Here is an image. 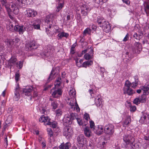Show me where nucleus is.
Returning <instances> with one entry per match:
<instances>
[{"mask_svg":"<svg viewBox=\"0 0 149 149\" xmlns=\"http://www.w3.org/2000/svg\"><path fill=\"white\" fill-rule=\"evenodd\" d=\"M139 98L141 99V102L144 103L146 101L145 96L144 95H142L141 97H139Z\"/></svg>","mask_w":149,"mask_h":149,"instance_id":"obj_53","label":"nucleus"},{"mask_svg":"<svg viewBox=\"0 0 149 149\" xmlns=\"http://www.w3.org/2000/svg\"><path fill=\"white\" fill-rule=\"evenodd\" d=\"M141 100L139 97L136 98L134 100L133 103L135 104L138 105L141 102Z\"/></svg>","mask_w":149,"mask_h":149,"instance_id":"obj_47","label":"nucleus"},{"mask_svg":"<svg viewBox=\"0 0 149 149\" xmlns=\"http://www.w3.org/2000/svg\"><path fill=\"white\" fill-rule=\"evenodd\" d=\"M146 5L144 6V9L146 13L148 15L149 14V3H144Z\"/></svg>","mask_w":149,"mask_h":149,"instance_id":"obj_31","label":"nucleus"},{"mask_svg":"<svg viewBox=\"0 0 149 149\" xmlns=\"http://www.w3.org/2000/svg\"><path fill=\"white\" fill-rule=\"evenodd\" d=\"M11 116H9L8 117L6 121V124H9L11 122Z\"/></svg>","mask_w":149,"mask_h":149,"instance_id":"obj_56","label":"nucleus"},{"mask_svg":"<svg viewBox=\"0 0 149 149\" xmlns=\"http://www.w3.org/2000/svg\"><path fill=\"white\" fill-rule=\"evenodd\" d=\"M84 132L86 136L88 137H90L92 134L90 128L88 127H86L84 128Z\"/></svg>","mask_w":149,"mask_h":149,"instance_id":"obj_23","label":"nucleus"},{"mask_svg":"<svg viewBox=\"0 0 149 149\" xmlns=\"http://www.w3.org/2000/svg\"><path fill=\"white\" fill-rule=\"evenodd\" d=\"M56 113L57 116H60L62 115V112L60 109H58L56 111Z\"/></svg>","mask_w":149,"mask_h":149,"instance_id":"obj_50","label":"nucleus"},{"mask_svg":"<svg viewBox=\"0 0 149 149\" xmlns=\"http://www.w3.org/2000/svg\"><path fill=\"white\" fill-rule=\"evenodd\" d=\"M4 46L2 44L0 43V51H2L4 49Z\"/></svg>","mask_w":149,"mask_h":149,"instance_id":"obj_63","label":"nucleus"},{"mask_svg":"<svg viewBox=\"0 0 149 149\" xmlns=\"http://www.w3.org/2000/svg\"><path fill=\"white\" fill-rule=\"evenodd\" d=\"M84 57L86 60H88L91 58V56L89 54L87 53L84 55Z\"/></svg>","mask_w":149,"mask_h":149,"instance_id":"obj_55","label":"nucleus"},{"mask_svg":"<svg viewBox=\"0 0 149 149\" xmlns=\"http://www.w3.org/2000/svg\"><path fill=\"white\" fill-rule=\"evenodd\" d=\"M42 142L40 143L41 144L43 148H45L46 146V142L45 141L43 138H41Z\"/></svg>","mask_w":149,"mask_h":149,"instance_id":"obj_49","label":"nucleus"},{"mask_svg":"<svg viewBox=\"0 0 149 149\" xmlns=\"http://www.w3.org/2000/svg\"><path fill=\"white\" fill-rule=\"evenodd\" d=\"M41 112L42 113L45 114H46L47 113L46 110L45 109L43 108H42V109L41 110Z\"/></svg>","mask_w":149,"mask_h":149,"instance_id":"obj_59","label":"nucleus"},{"mask_svg":"<svg viewBox=\"0 0 149 149\" xmlns=\"http://www.w3.org/2000/svg\"><path fill=\"white\" fill-rule=\"evenodd\" d=\"M130 110L131 112H134L136 110V107L135 106H132L131 105L130 106Z\"/></svg>","mask_w":149,"mask_h":149,"instance_id":"obj_51","label":"nucleus"},{"mask_svg":"<svg viewBox=\"0 0 149 149\" xmlns=\"http://www.w3.org/2000/svg\"><path fill=\"white\" fill-rule=\"evenodd\" d=\"M101 96L100 95L98 96L95 99V104L97 107H100L102 103Z\"/></svg>","mask_w":149,"mask_h":149,"instance_id":"obj_21","label":"nucleus"},{"mask_svg":"<svg viewBox=\"0 0 149 149\" xmlns=\"http://www.w3.org/2000/svg\"><path fill=\"white\" fill-rule=\"evenodd\" d=\"M129 34L127 33L126 35L124 38L123 39V41L125 42L127 40L129 39Z\"/></svg>","mask_w":149,"mask_h":149,"instance_id":"obj_60","label":"nucleus"},{"mask_svg":"<svg viewBox=\"0 0 149 149\" xmlns=\"http://www.w3.org/2000/svg\"><path fill=\"white\" fill-rule=\"evenodd\" d=\"M23 63V61H20L18 62L17 63L16 65V66L19 68H21L22 66Z\"/></svg>","mask_w":149,"mask_h":149,"instance_id":"obj_41","label":"nucleus"},{"mask_svg":"<svg viewBox=\"0 0 149 149\" xmlns=\"http://www.w3.org/2000/svg\"><path fill=\"white\" fill-rule=\"evenodd\" d=\"M47 130L48 135L50 137H52L53 136V133L51 129L50 128H47Z\"/></svg>","mask_w":149,"mask_h":149,"instance_id":"obj_42","label":"nucleus"},{"mask_svg":"<svg viewBox=\"0 0 149 149\" xmlns=\"http://www.w3.org/2000/svg\"><path fill=\"white\" fill-rule=\"evenodd\" d=\"M141 35L140 34H138L136 33H135L133 35V37L134 39L137 40H140Z\"/></svg>","mask_w":149,"mask_h":149,"instance_id":"obj_46","label":"nucleus"},{"mask_svg":"<svg viewBox=\"0 0 149 149\" xmlns=\"http://www.w3.org/2000/svg\"><path fill=\"white\" fill-rule=\"evenodd\" d=\"M55 73L54 72V70H52L51 71V72L50 75V76L48 78V81H50V80L54 78L55 77Z\"/></svg>","mask_w":149,"mask_h":149,"instance_id":"obj_33","label":"nucleus"},{"mask_svg":"<svg viewBox=\"0 0 149 149\" xmlns=\"http://www.w3.org/2000/svg\"><path fill=\"white\" fill-rule=\"evenodd\" d=\"M19 77V73L17 72L15 75V79L16 82L18 81Z\"/></svg>","mask_w":149,"mask_h":149,"instance_id":"obj_57","label":"nucleus"},{"mask_svg":"<svg viewBox=\"0 0 149 149\" xmlns=\"http://www.w3.org/2000/svg\"><path fill=\"white\" fill-rule=\"evenodd\" d=\"M84 118L85 119V121H84V122L86 123V124L87 123L88 120V119H90V117L88 114L86 113H85L84 115Z\"/></svg>","mask_w":149,"mask_h":149,"instance_id":"obj_44","label":"nucleus"},{"mask_svg":"<svg viewBox=\"0 0 149 149\" xmlns=\"http://www.w3.org/2000/svg\"><path fill=\"white\" fill-rule=\"evenodd\" d=\"M74 17L73 13L72 12H70L68 13L67 16V20H70L71 18L73 19Z\"/></svg>","mask_w":149,"mask_h":149,"instance_id":"obj_45","label":"nucleus"},{"mask_svg":"<svg viewBox=\"0 0 149 149\" xmlns=\"http://www.w3.org/2000/svg\"><path fill=\"white\" fill-rule=\"evenodd\" d=\"M17 59L15 57L12 56L8 62V64L10 66L15 65L16 63Z\"/></svg>","mask_w":149,"mask_h":149,"instance_id":"obj_22","label":"nucleus"},{"mask_svg":"<svg viewBox=\"0 0 149 149\" xmlns=\"http://www.w3.org/2000/svg\"><path fill=\"white\" fill-rule=\"evenodd\" d=\"M74 101H71L69 104L71 106L72 108H74V110H76L77 112L80 111V108L77 102L76 99H74Z\"/></svg>","mask_w":149,"mask_h":149,"instance_id":"obj_14","label":"nucleus"},{"mask_svg":"<svg viewBox=\"0 0 149 149\" xmlns=\"http://www.w3.org/2000/svg\"><path fill=\"white\" fill-rule=\"evenodd\" d=\"M77 140L79 143L80 145V146H82L86 143V140L83 134L79 135L77 138Z\"/></svg>","mask_w":149,"mask_h":149,"instance_id":"obj_17","label":"nucleus"},{"mask_svg":"<svg viewBox=\"0 0 149 149\" xmlns=\"http://www.w3.org/2000/svg\"><path fill=\"white\" fill-rule=\"evenodd\" d=\"M131 85V83L128 80H127L125 81L124 86L123 88L124 94L131 95L135 93V91L130 88Z\"/></svg>","mask_w":149,"mask_h":149,"instance_id":"obj_4","label":"nucleus"},{"mask_svg":"<svg viewBox=\"0 0 149 149\" xmlns=\"http://www.w3.org/2000/svg\"><path fill=\"white\" fill-rule=\"evenodd\" d=\"M76 93L75 90L73 88L70 90L69 92V95L71 97H75Z\"/></svg>","mask_w":149,"mask_h":149,"instance_id":"obj_29","label":"nucleus"},{"mask_svg":"<svg viewBox=\"0 0 149 149\" xmlns=\"http://www.w3.org/2000/svg\"><path fill=\"white\" fill-rule=\"evenodd\" d=\"M33 90V88L31 86H26L23 89V93L25 95L29 96L31 95V92Z\"/></svg>","mask_w":149,"mask_h":149,"instance_id":"obj_11","label":"nucleus"},{"mask_svg":"<svg viewBox=\"0 0 149 149\" xmlns=\"http://www.w3.org/2000/svg\"><path fill=\"white\" fill-rule=\"evenodd\" d=\"M97 23L100 25L103 30L104 31L106 32H109L111 29V26L109 23L106 21H104L102 18H98L96 21Z\"/></svg>","mask_w":149,"mask_h":149,"instance_id":"obj_3","label":"nucleus"},{"mask_svg":"<svg viewBox=\"0 0 149 149\" xmlns=\"http://www.w3.org/2000/svg\"><path fill=\"white\" fill-rule=\"evenodd\" d=\"M32 26L33 28L36 29H40V26L39 23H34L33 24Z\"/></svg>","mask_w":149,"mask_h":149,"instance_id":"obj_40","label":"nucleus"},{"mask_svg":"<svg viewBox=\"0 0 149 149\" xmlns=\"http://www.w3.org/2000/svg\"><path fill=\"white\" fill-rule=\"evenodd\" d=\"M124 141L127 145H130L131 146H134L133 143L135 141V139L134 138V134L131 133L129 134H126L124 135L123 138Z\"/></svg>","mask_w":149,"mask_h":149,"instance_id":"obj_5","label":"nucleus"},{"mask_svg":"<svg viewBox=\"0 0 149 149\" xmlns=\"http://www.w3.org/2000/svg\"><path fill=\"white\" fill-rule=\"evenodd\" d=\"M122 1L123 3L127 5H129L130 4V1L129 0H122Z\"/></svg>","mask_w":149,"mask_h":149,"instance_id":"obj_61","label":"nucleus"},{"mask_svg":"<svg viewBox=\"0 0 149 149\" xmlns=\"http://www.w3.org/2000/svg\"><path fill=\"white\" fill-rule=\"evenodd\" d=\"M20 89L18 86L16 88L14 92V95L13 96V99L16 101H17L20 98L19 94Z\"/></svg>","mask_w":149,"mask_h":149,"instance_id":"obj_19","label":"nucleus"},{"mask_svg":"<svg viewBox=\"0 0 149 149\" xmlns=\"http://www.w3.org/2000/svg\"><path fill=\"white\" fill-rule=\"evenodd\" d=\"M63 5L64 3H59L56 8V11L58 12H59L63 7Z\"/></svg>","mask_w":149,"mask_h":149,"instance_id":"obj_36","label":"nucleus"},{"mask_svg":"<svg viewBox=\"0 0 149 149\" xmlns=\"http://www.w3.org/2000/svg\"><path fill=\"white\" fill-rule=\"evenodd\" d=\"M69 34L68 33L62 32L59 33L58 35L57 36L58 38V39H61L63 37L67 38L68 37Z\"/></svg>","mask_w":149,"mask_h":149,"instance_id":"obj_26","label":"nucleus"},{"mask_svg":"<svg viewBox=\"0 0 149 149\" xmlns=\"http://www.w3.org/2000/svg\"><path fill=\"white\" fill-rule=\"evenodd\" d=\"M19 39L17 38L14 39L13 40H7L5 41L6 44L10 48H11L13 46H18L19 44Z\"/></svg>","mask_w":149,"mask_h":149,"instance_id":"obj_8","label":"nucleus"},{"mask_svg":"<svg viewBox=\"0 0 149 149\" xmlns=\"http://www.w3.org/2000/svg\"><path fill=\"white\" fill-rule=\"evenodd\" d=\"M13 25L11 23L7 25L6 29L8 30L9 31H13Z\"/></svg>","mask_w":149,"mask_h":149,"instance_id":"obj_35","label":"nucleus"},{"mask_svg":"<svg viewBox=\"0 0 149 149\" xmlns=\"http://www.w3.org/2000/svg\"><path fill=\"white\" fill-rule=\"evenodd\" d=\"M141 89L144 91L143 95H147L148 94V91L149 90V85L146 84L144 86L141 87Z\"/></svg>","mask_w":149,"mask_h":149,"instance_id":"obj_24","label":"nucleus"},{"mask_svg":"<svg viewBox=\"0 0 149 149\" xmlns=\"http://www.w3.org/2000/svg\"><path fill=\"white\" fill-rule=\"evenodd\" d=\"M132 49L134 53L139 54L142 50L141 43L136 42L134 44Z\"/></svg>","mask_w":149,"mask_h":149,"instance_id":"obj_10","label":"nucleus"},{"mask_svg":"<svg viewBox=\"0 0 149 149\" xmlns=\"http://www.w3.org/2000/svg\"><path fill=\"white\" fill-rule=\"evenodd\" d=\"M91 29L88 28H86L84 31L83 35L84 36L87 34H90L91 33Z\"/></svg>","mask_w":149,"mask_h":149,"instance_id":"obj_34","label":"nucleus"},{"mask_svg":"<svg viewBox=\"0 0 149 149\" xmlns=\"http://www.w3.org/2000/svg\"><path fill=\"white\" fill-rule=\"evenodd\" d=\"M39 121L41 122H44L45 125H50L51 122H50V119L48 117H45L44 115L41 116L39 119Z\"/></svg>","mask_w":149,"mask_h":149,"instance_id":"obj_16","label":"nucleus"},{"mask_svg":"<svg viewBox=\"0 0 149 149\" xmlns=\"http://www.w3.org/2000/svg\"><path fill=\"white\" fill-rule=\"evenodd\" d=\"M104 131L106 134L109 135H112L114 132V127L111 124L106 125L104 127Z\"/></svg>","mask_w":149,"mask_h":149,"instance_id":"obj_9","label":"nucleus"},{"mask_svg":"<svg viewBox=\"0 0 149 149\" xmlns=\"http://www.w3.org/2000/svg\"><path fill=\"white\" fill-rule=\"evenodd\" d=\"M17 1L18 5L17 6L16 4L12 3L10 9L9 7V5L8 4L6 0H1V4L4 6L6 9L8 13L11 11L13 12L14 13L15 15L18 14L19 11L18 6H20L21 4H24V2L27 0H17Z\"/></svg>","mask_w":149,"mask_h":149,"instance_id":"obj_1","label":"nucleus"},{"mask_svg":"<svg viewBox=\"0 0 149 149\" xmlns=\"http://www.w3.org/2000/svg\"><path fill=\"white\" fill-rule=\"evenodd\" d=\"M100 73L102 74V77H104V75L103 74L105 72V70L104 68L102 67H100Z\"/></svg>","mask_w":149,"mask_h":149,"instance_id":"obj_52","label":"nucleus"},{"mask_svg":"<svg viewBox=\"0 0 149 149\" xmlns=\"http://www.w3.org/2000/svg\"><path fill=\"white\" fill-rule=\"evenodd\" d=\"M15 31L19 32L20 34H22L25 31V27L23 25L20 26L19 25H16L14 27Z\"/></svg>","mask_w":149,"mask_h":149,"instance_id":"obj_15","label":"nucleus"},{"mask_svg":"<svg viewBox=\"0 0 149 149\" xmlns=\"http://www.w3.org/2000/svg\"><path fill=\"white\" fill-rule=\"evenodd\" d=\"M147 121V116L146 115H143L140 118L139 122L142 124H146Z\"/></svg>","mask_w":149,"mask_h":149,"instance_id":"obj_27","label":"nucleus"},{"mask_svg":"<svg viewBox=\"0 0 149 149\" xmlns=\"http://www.w3.org/2000/svg\"><path fill=\"white\" fill-rule=\"evenodd\" d=\"M134 81L133 82L132 84V87L134 88H136V87L137 86L138 84V82L139 81L138 78V77L137 75L135 76L134 77Z\"/></svg>","mask_w":149,"mask_h":149,"instance_id":"obj_25","label":"nucleus"},{"mask_svg":"<svg viewBox=\"0 0 149 149\" xmlns=\"http://www.w3.org/2000/svg\"><path fill=\"white\" fill-rule=\"evenodd\" d=\"M73 132L71 128L68 126L65 127L63 130V135L67 138L69 139L73 135Z\"/></svg>","mask_w":149,"mask_h":149,"instance_id":"obj_7","label":"nucleus"},{"mask_svg":"<svg viewBox=\"0 0 149 149\" xmlns=\"http://www.w3.org/2000/svg\"><path fill=\"white\" fill-rule=\"evenodd\" d=\"M75 49L72 48L70 49V53L71 54H73L75 53Z\"/></svg>","mask_w":149,"mask_h":149,"instance_id":"obj_64","label":"nucleus"},{"mask_svg":"<svg viewBox=\"0 0 149 149\" xmlns=\"http://www.w3.org/2000/svg\"><path fill=\"white\" fill-rule=\"evenodd\" d=\"M26 11V15L28 17H33L37 14L36 11L32 9H29Z\"/></svg>","mask_w":149,"mask_h":149,"instance_id":"obj_18","label":"nucleus"},{"mask_svg":"<svg viewBox=\"0 0 149 149\" xmlns=\"http://www.w3.org/2000/svg\"><path fill=\"white\" fill-rule=\"evenodd\" d=\"M94 132L97 135H100L101 134V132H100V129L99 128V125L97 127H95L94 123Z\"/></svg>","mask_w":149,"mask_h":149,"instance_id":"obj_32","label":"nucleus"},{"mask_svg":"<svg viewBox=\"0 0 149 149\" xmlns=\"http://www.w3.org/2000/svg\"><path fill=\"white\" fill-rule=\"evenodd\" d=\"M49 125H50V126H52V128H53L54 129H55V131L57 130L58 129V128H57V123L56 122H51V124ZM54 131H55V130H54Z\"/></svg>","mask_w":149,"mask_h":149,"instance_id":"obj_39","label":"nucleus"},{"mask_svg":"<svg viewBox=\"0 0 149 149\" xmlns=\"http://www.w3.org/2000/svg\"><path fill=\"white\" fill-rule=\"evenodd\" d=\"M63 120L64 124L66 126H69L72 123V121L71 120L70 116L69 114L65 115Z\"/></svg>","mask_w":149,"mask_h":149,"instance_id":"obj_13","label":"nucleus"},{"mask_svg":"<svg viewBox=\"0 0 149 149\" xmlns=\"http://www.w3.org/2000/svg\"><path fill=\"white\" fill-rule=\"evenodd\" d=\"M61 78H58L56 80L54 83V87L50 91V93L53 97L58 98L60 97L62 95V91L61 90L58 88L61 84Z\"/></svg>","mask_w":149,"mask_h":149,"instance_id":"obj_2","label":"nucleus"},{"mask_svg":"<svg viewBox=\"0 0 149 149\" xmlns=\"http://www.w3.org/2000/svg\"><path fill=\"white\" fill-rule=\"evenodd\" d=\"M93 63V62L92 61H88L84 62L82 65L83 67L86 68L87 66H89L92 65Z\"/></svg>","mask_w":149,"mask_h":149,"instance_id":"obj_30","label":"nucleus"},{"mask_svg":"<svg viewBox=\"0 0 149 149\" xmlns=\"http://www.w3.org/2000/svg\"><path fill=\"white\" fill-rule=\"evenodd\" d=\"M35 46L36 44L34 42H30L29 43H28V44L27 47H28V48L29 47L30 48H33V47Z\"/></svg>","mask_w":149,"mask_h":149,"instance_id":"obj_43","label":"nucleus"},{"mask_svg":"<svg viewBox=\"0 0 149 149\" xmlns=\"http://www.w3.org/2000/svg\"><path fill=\"white\" fill-rule=\"evenodd\" d=\"M99 128L100 129V132H101V134H102L104 131V129L102 125H99Z\"/></svg>","mask_w":149,"mask_h":149,"instance_id":"obj_58","label":"nucleus"},{"mask_svg":"<svg viewBox=\"0 0 149 149\" xmlns=\"http://www.w3.org/2000/svg\"><path fill=\"white\" fill-rule=\"evenodd\" d=\"M45 21L49 24L50 32L53 33V34L54 32H55V28L53 27L55 25V22L53 20V16L52 15L47 16Z\"/></svg>","mask_w":149,"mask_h":149,"instance_id":"obj_6","label":"nucleus"},{"mask_svg":"<svg viewBox=\"0 0 149 149\" xmlns=\"http://www.w3.org/2000/svg\"><path fill=\"white\" fill-rule=\"evenodd\" d=\"M130 118V117L127 118L123 122V126L126 127L131 122Z\"/></svg>","mask_w":149,"mask_h":149,"instance_id":"obj_38","label":"nucleus"},{"mask_svg":"<svg viewBox=\"0 0 149 149\" xmlns=\"http://www.w3.org/2000/svg\"><path fill=\"white\" fill-rule=\"evenodd\" d=\"M81 12V14L84 16L87 15L89 9L86 5L82 4L80 6Z\"/></svg>","mask_w":149,"mask_h":149,"instance_id":"obj_12","label":"nucleus"},{"mask_svg":"<svg viewBox=\"0 0 149 149\" xmlns=\"http://www.w3.org/2000/svg\"><path fill=\"white\" fill-rule=\"evenodd\" d=\"M77 120L78 123L80 126L83 125H86V123L84 122L83 123L81 119L79 118H77Z\"/></svg>","mask_w":149,"mask_h":149,"instance_id":"obj_37","label":"nucleus"},{"mask_svg":"<svg viewBox=\"0 0 149 149\" xmlns=\"http://www.w3.org/2000/svg\"><path fill=\"white\" fill-rule=\"evenodd\" d=\"M49 100L51 101V106L52 108L54 109H56L58 106V104L56 102L54 101L51 98H50Z\"/></svg>","mask_w":149,"mask_h":149,"instance_id":"obj_28","label":"nucleus"},{"mask_svg":"<svg viewBox=\"0 0 149 149\" xmlns=\"http://www.w3.org/2000/svg\"><path fill=\"white\" fill-rule=\"evenodd\" d=\"M46 31L47 34L49 36H52L53 34V33L50 32V29L48 28H46Z\"/></svg>","mask_w":149,"mask_h":149,"instance_id":"obj_54","label":"nucleus"},{"mask_svg":"<svg viewBox=\"0 0 149 149\" xmlns=\"http://www.w3.org/2000/svg\"><path fill=\"white\" fill-rule=\"evenodd\" d=\"M71 147V144L69 142L65 143H63L59 146L60 149H69Z\"/></svg>","mask_w":149,"mask_h":149,"instance_id":"obj_20","label":"nucleus"},{"mask_svg":"<svg viewBox=\"0 0 149 149\" xmlns=\"http://www.w3.org/2000/svg\"><path fill=\"white\" fill-rule=\"evenodd\" d=\"M95 2L97 4H103V2L101 0H95Z\"/></svg>","mask_w":149,"mask_h":149,"instance_id":"obj_62","label":"nucleus"},{"mask_svg":"<svg viewBox=\"0 0 149 149\" xmlns=\"http://www.w3.org/2000/svg\"><path fill=\"white\" fill-rule=\"evenodd\" d=\"M77 115L76 113H71L70 115V118H71V120L72 121V120H74L75 119H76L77 120V118L76 117V116Z\"/></svg>","mask_w":149,"mask_h":149,"instance_id":"obj_48","label":"nucleus"}]
</instances>
